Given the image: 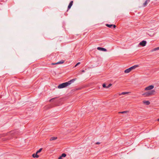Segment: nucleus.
I'll list each match as a JSON object with an SVG mask.
<instances>
[{"mask_svg": "<svg viewBox=\"0 0 159 159\" xmlns=\"http://www.w3.org/2000/svg\"><path fill=\"white\" fill-rule=\"evenodd\" d=\"M138 65H134L132 66L131 67H130L125 70L124 72L125 73H128L129 72L132 70L136 68V67H138Z\"/></svg>", "mask_w": 159, "mask_h": 159, "instance_id": "obj_1", "label": "nucleus"}, {"mask_svg": "<svg viewBox=\"0 0 159 159\" xmlns=\"http://www.w3.org/2000/svg\"><path fill=\"white\" fill-rule=\"evenodd\" d=\"M57 139V137H52L50 138V141L54 140H56Z\"/></svg>", "mask_w": 159, "mask_h": 159, "instance_id": "obj_12", "label": "nucleus"}, {"mask_svg": "<svg viewBox=\"0 0 159 159\" xmlns=\"http://www.w3.org/2000/svg\"><path fill=\"white\" fill-rule=\"evenodd\" d=\"M100 143H99V142H97V143H96V144H100Z\"/></svg>", "mask_w": 159, "mask_h": 159, "instance_id": "obj_27", "label": "nucleus"}, {"mask_svg": "<svg viewBox=\"0 0 159 159\" xmlns=\"http://www.w3.org/2000/svg\"><path fill=\"white\" fill-rule=\"evenodd\" d=\"M97 49L99 50L103 51H107V49L106 48H104L98 47L97 48Z\"/></svg>", "mask_w": 159, "mask_h": 159, "instance_id": "obj_7", "label": "nucleus"}, {"mask_svg": "<svg viewBox=\"0 0 159 159\" xmlns=\"http://www.w3.org/2000/svg\"><path fill=\"white\" fill-rule=\"evenodd\" d=\"M80 62H78L75 66H77V65H78L80 64Z\"/></svg>", "mask_w": 159, "mask_h": 159, "instance_id": "obj_21", "label": "nucleus"}, {"mask_svg": "<svg viewBox=\"0 0 159 159\" xmlns=\"http://www.w3.org/2000/svg\"><path fill=\"white\" fill-rule=\"evenodd\" d=\"M68 86L67 82L61 84L59 85L58 86V88L59 89H62L65 87H66Z\"/></svg>", "mask_w": 159, "mask_h": 159, "instance_id": "obj_3", "label": "nucleus"}, {"mask_svg": "<svg viewBox=\"0 0 159 159\" xmlns=\"http://www.w3.org/2000/svg\"><path fill=\"white\" fill-rule=\"evenodd\" d=\"M154 87L153 85H149L145 88V90H148L152 89Z\"/></svg>", "mask_w": 159, "mask_h": 159, "instance_id": "obj_4", "label": "nucleus"}, {"mask_svg": "<svg viewBox=\"0 0 159 159\" xmlns=\"http://www.w3.org/2000/svg\"><path fill=\"white\" fill-rule=\"evenodd\" d=\"M146 43L147 42L146 41L143 40L139 43V45L142 46H144L146 45Z\"/></svg>", "mask_w": 159, "mask_h": 159, "instance_id": "obj_5", "label": "nucleus"}, {"mask_svg": "<svg viewBox=\"0 0 159 159\" xmlns=\"http://www.w3.org/2000/svg\"><path fill=\"white\" fill-rule=\"evenodd\" d=\"M129 93V92H123L121 93V94L124 95L125 94H127Z\"/></svg>", "mask_w": 159, "mask_h": 159, "instance_id": "obj_16", "label": "nucleus"}, {"mask_svg": "<svg viewBox=\"0 0 159 159\" xmlns=\"http://www.w3.org/2000/svg\"><path fill=\"white\" fill-rule=\"evenodd\" d=\"M64 62V61H63V60H61V61H58V62H57V63H56V64H61L63 63Z\"/></svg>", "mask_w": 159, "mask_h": 159, "instance_id": "obj_13", "label": "nucleus"}, {"mask_svg": "<svg viewBox=\"0 0 159 159\" xmlns=\"http://www.w3.org/2000/svg\"><path fill=\"white\" fill-rule=\"evenodd\" d=\"M111 84H109L108 86L107 87V88H108L110 86H111Z\"/></svg>", "mask_w": 159, "mask_h": 159, "instance_id": "obj_22", "label": "nucleus"}, {"mask_svg": "<svg viewBox=\"0 0 159 159\" xmlns=\"http://www.w3.org/2000/svg\"><path fill=\"white\" fill-rule=\"evenodd\" d=\"M52 65H55V64H56V63H52Z\"/></svg>", "mask_w": 159, "mask_h": 159, "instance_id": "obj_28", "label": "nucleus"}, {"mask_svg": "<svg viewBox=\"0 0 159 159\" xmlns=\"http://www.w3.org/2000/svg\"><path fill=\"white\" fill-rule=\"evenodd\" d=\"M73 1H71L70 2V3H69V5L68 7V10H69L70 8L71 7V6H72V5H73Z\"/></svg>", "mask_w": 159, "mask_h": 159, "instance_id": "obj_8", "label": "nucleus"}, {"mask_svg": "<svg viewBox=\"0 0 159 159\" xmlns=\"http://www.w3.org/2000/svg\"><path fill=\"white\" fill-rule=\"evenodd\" d=\"M113 28H115L116 27V25H113Z\"/></svg>", "mask_w": 159, "mask_h": 159, "instance_id": "obj_24", "label": "nucleus"}, {"mask_svg": "<svg viewBox=\"0 0 159 159\" xmlns=\"http://www.w3.org/2000/svg\"><path fill=\"white\" fill-rule=\"evenodd\" d=\"M81 72L83 73H84V72H85V70H81Z\"/></svg>", "mask_w": 159, "mask_h": 159, "instance_id": "obj_26", "label": "nucleus"}, {"mask_svg": "<svg viewBox=\"0 0 159 159\" xmlns=\"http://www.w3.org/2000/svg\"><path fill=\"white\" fill-rule=\"evenodd\" d=\"M32 156L34 158H38L39 157V156L37 155V153H34L32 155Z\"/></svg>", "mask_w": 159, "mask_h": 159, "instance_id": "obj_11", "label": "nucleus"}, {"mask_svg": "<svg viewBox=\"0 0 159 159\" xmlns=\"http://www.w3.org/2000/svg\"><path fill=\"white\" fill-rule=\"evenodd\" d=\"M66 156V154L65 153H62L61 156L62 157H65Z\"/></svg>", "mask_w": 159, "mask_h": 159, "instance_id": "obj_18", "label": "nucleus"}, {"mask_svg": "<svg viewBox=\"0 0 159 159\" xmlns=\"http://www.w3.org/2000/svg\"><path fill=\"white\" fill-rule=\"evenodd\" d=\"M76 79H74L67 82L68 85L72 83H73L76 80Z\"/></svg>", "mask_w": 159, "mask_h": 159, "instance_id": "obj_6", "label": "nucleus"}, {"mask_svg": "<svg viewBox=\"0 0 159 159\" xmlns=\"http://www.w3.org/2000/svg\"><path fill=\"white\" fill-rule=\"evenodd\" d=\"M150 2V0H146L143 4L144 7L146 6L147 4Z\"/></svg>", "mask_w": 159, "mask_h": 159, "instance_id": "obj_10", "label": "nucleus"}, {"mask_svg": "<svg viewBox=\"0 0 159 159\" xmlns=\"http://www.w3.org/2000/svg\"><path fill=\"white\" fill-rule=\"evenodd\" d=\"M155 92L154 90H152L151 91L147 92L143 94L144 97H148L150 95H152L153 94V93Z\"/></svg>", "mask_w": 159, "mask_h": 159, "instance_id": "obj_2", "label": "nucleus"}, {"mask_svg": "<svg viewBox=\"0 0 159 159\" xmlns=\"http://www.w3.org/2000/svg\"><path fill=\"white\" fill-rule=\"evenodd\" d=\"M159 50V47H158L156 48H155V50Z\"/></svg>", "mask_w": 159, "mask_h": 159, "instance_id": "obj_20", "label": "nucleus"}, {"mask_svg": "<svg viewBox=\"0 0 159 159\" xmlns=\"http://www.w3.org/2000/svg\"><path fill=\"white\" fill-rule=\"evenodd\" d=\"M42 150V148H40L39 150H38V151H37L36 152V153H39Z\"/></svg>", "mask_w": 159, "mask_h": 159, "instance_id": "obj_15", "label": "nucleus"}, {"mask_svg": "<svg viewBox=\"0 0 159 159\" xmlns=\"http://www.w3.org/2000/svg\"><path fill=\"white\" fill-rule=\"evenodd\" d=\"M54 99V98H52V99H51V100H50V101H52Z\"/></svg>", "mask_w": 159, "mask_h": 159, "instance_id": "obj_25", "label": "nucleus"}, {"mask_svg": "<svg viewBox=\"0 0 159 159\" xmlns=\"http://www.w3.org/2000/svg\"><path fill=\"white\" fill-rule=\"evenodd\" d=\"M106 25L108 27L111 28V27L113 26V25H112V24H107Z\"/></svg>", "mask_w": 159, "mask_h": 159, "instance_id": "obj_14", "label": "nucleus"}, {"mask_svg": "<svg viewBox=\"0 0 159 159\" xmlns=\"http://www.w3.org/2000/svg\"><path fill=\"white\" fill-rule=\"evenodd\" d=\"M128 112V111H123L121 112H119V113H127Z\"/></svg>", "mask_w": 159, "mask_h": 159, "instance_id": "obj_17", "label": "nucleus"}, {"mask_svg": "<svg viewBox=\"0 0 159 159\" xmlns=\"http://www.w3.org/2000/svg\"><path fill=\"white\" fill-rule=\"evenodd\" d=\"M157 121H159V118H158V119H157Z\"/></svg>", "mask_w": 159, "mask_h": 159, "instance_id": "obj_29", "label": "nucleus"}, {"mask_svg": "<svg viewBox=\"0 0 159 159\" xmlns=\"http://www.w3.org/2000/svg\"><path fill=\"white\" fill-rule=\"evenodd\" d=\"M102 86L103 88H106L107 87L106 84H103Z\"/></svg>", "mask_w": 159, "mask_h": 159, "instance_id": "obj_19", "label": "nucleus"}, {"mask_svg": "<svg viewBox=\"0 0 159 159\" xmlns=\"http://www.w3.org/2000/svg\"><path fill=\"white\" fill-rule=\"evenodd\" d=\"M58 159H62V157L61 156H60L58 157Z\"/></svg>", "mask_w": 159, "mask_h": 159, "instance_id": "obj_23", "label": "nucleus"}, {"mask_svg": "<svg viewBox=\"0 0 159 159\" xmlns=\"http://www.w3.org/2000/svg\"><path fill=\"white\" fill-rule=\"evenodd\" d=\"M143 103L147 105H149L150 104V102L148 101H143Z\"/></svg>", "mask_w": 159, "mask_h": 159, "instance_id": "obj_9", "label": "nucleus"}]
</instances>
